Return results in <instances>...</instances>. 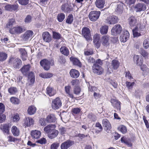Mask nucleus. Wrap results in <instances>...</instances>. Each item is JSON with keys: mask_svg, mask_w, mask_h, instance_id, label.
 <instances>
[{"mask_svg": "<svg viewBox=\"0 0 149 149\" xmlns=\"http://www.w3.org/2000/svg\"><path fill=\"white\" fill-rule=\"evenodd\" d=\"M40 64L45 70H48L49 69L50 65H53L54 63L52 61H49L45 59L41 60Z\"/></svg>", "mask_w": 149, "mask_h": 149, "instance_id": "nucleus-1", "label": "nucleus"}, {"mask_svg": "<svg viewBox=\"0 0 149 149\" xmlns=\"http://www.w3.org/2000/svg\"><path fill=\"white\" fill-rule=\"evenodd\" d=\"M111 64V65L107 68L108 72L109 74L113 72V70H116L118 68L120 63L118 61L113 60L112 61Z\"/></svg>", "mask_w": 149, "mask_h": 149, "instance_id": "nucleus-2", "label": "nucleus"}, {"mask_svg": "<svg viewBox=\"0 0 149 149\" xmlns=\"http://www.w3.org/2000/svg\"><path fill=\"white\" fill-rule=\"evenodd\" d=\"M134 10L136 13L145 11L146 9V4L141 3H138L133 6Z\"/></svg>", "mask_w": 149, "mask_h": 149, "instance_id": "nucleus-3", "label": "nucleus"}, {"mask_svg": "<svg viewBox=\"0 0 149 149\" xmlns=\"http://www.w3.org/2000/svg\"><path fill=\"white\" fill-rule=\"evenodd\" d=\"M62 105L61 101L60 98L57 97L52 100V108L56 110L59 109Z\"/></svg>", "mask_w": 149, "mask_h": 149, "instance_id": "nucleus-4", "label": "nucleus"}, {"mask_svg": "<svg viewBox=\"0 0 149 149\" xmlns=\"http://www.w3.org/2000/svg\"><path fill=\"white\" fill-rule=\"evenodd\" d=\"M100 12L99 11H91L89 15L90 19L92 21H95L98 19L100 15Z\"/></svg>", "mask_w": 149, "mask_h": 149, "instance_id": "nucleus-5", "label": "nucleus"}, {"mask_svg": "<svg viewBox=\"0 0 149 149\" xmlns=\"http://www.w3.org/2000/svg\"><path fill=\"white\" fill-rule=\"evenodd\" d=\"M92 69L94 73L98 75L102 74L104 72L102 68L97 64H93L92 66Z\"/></svg>", "mask_w": 149, "mask_h": 149, "instance_id": "nucleus-6", "label": "nucleus"}, {"mask_svg": "<svg viewBox=\"0 0 149 149\" xmlns=\"http://www.w3.org/2000/svg\"><path fill=\"white\" fill-rule=\"evenodd\" d=\"M118 18L116 16H110L105 19V22L109 24H114L118 22Z\"/></svg>", "mask_w": 149, "mask_h": 149, "instance_id": "nucleus-7", "label": "nucleus"}, {"mask_svg": "<svg viewBox=\"0 0 149 149\" xmlns=\"http://www.w3.org/2000/svg\"><path fill=\"white\" fill-rule=\"evenodd\" d=\"M82 33L83 36L87 40L90 39V31L89 28L86 27H83L82 30Z\"/></svg>", "mask_w": 149, "mask_h": 149, "instance_id": "nucleus-8", "label": "nucleus"}, {"mask_svg": "<svg viewBox=\"0 0 149 149\" xmlns=\"http://www.w3.org/2000/svg\"><path fill=\"white\" fill-rule=\"evenodd\" d=\"M9 31L12 34H19L23 32V28L20 26L13 27L10 29Z\"/></svg>", "mask_w": 149, "mask_h": 149, "instance_id": "nucleus-9", "label": "nucleus"}, {"mask_svg": "<svg viewBox=\"0 0 149 149\" xmlns=\"http://www.w3.org/2000/svg\"><path fill=\"white\" fill-rule=\"evenodd\" d=\"M33 32L31 30L27 31L24 33L22 36V40L23 41L26 42L29 39V38L31 37L33 35Z\"/></svg>", "mask_w": 149, "mask_h": 149, "instance_id": "nucleus-10", "label": "nucleus"}, {"mask_svg": "<svg viewBox=\"0 0 149 149\" xmlns=\"http://www.w3.org/2000/svg\"><path fill=\"white\" fill-rule=\"evenodd\" d=\"M61 10L65 13H70L73 10L72 6L67 3L63 4L61 6Z\"/></svg>", "mask_w": 149, "mask_h": 149, "instance_id": "nucleus-11", "label": "nucleus"}, {"mask_svg": "<svg viewBox=\"0 0 149 149\" xmlns=\"http://www.w3.org/2000/svg\"><path fill=\"white\" fill-rule=\"evenodd\" d=\"M122 30V27L120 24H117L115 25L111 29L112 34L115 35L119 34Z\"/></svg>", "mask_w": 149, "mask_h": 149, "instance_id": "nucleus-12", "label": "nucleus"}, {"mask_svg": "<svg viewBox=\"0 0 149 149\" xmlns=\"http://www.w3.org/2000/svg\"><path fill=\"white\" fill-rule=\"evenodd\" d=\"M74 142L71 140H68L63 142L61 145V149H67L74 144Z\"/></svg>", "mask_w": 149, "mask_h": 149, "instance_id": "nucleus-13", "label": "nucleus"}, {"mask_svg": "<svg viewBox=\"0 0 149 149\" xmlns=\"http://www.w3.org/2000/svg\"><path fill=\"white\" fill-rule=\"evenodd\" d=\"M31 134L32 138L34 139H39L41 135V132L37 130L31 131Z\"/></svg>", "mask_w": 149, "mask_h": 149, "instance_id": "nucleus-14", "label": "nucleus"}, {"mask_svg": "<svg viewBox=\"0 0 149 149\" xmlns=\"http://www.w3.org/2000/svg\"><path fill=\"white\" fill-rule=\"evenodd\" d=\"M42 38L43 40L46 42H49L52 40V37L49 32H44L42 34Z\"/></svg>", "mask_w": 149, "mask_h": 149, "instance_id": "nucleus-15", "label": "nucleus"}, {"mask_svg": "<svg viewBox=\"0 0 149 149\" xmlns=\"http://www.w3.org/2000/svg\"><path fill=\"white\" fill-rule=\"evenodd\" d=\"M129 36V33L127 31H125L120 36V39L121 42H125L128 39Z\"/></svg>", "mask_w": 149, "mask_h": 149, "instance_id": "nucleus-16", "label": "nucleus"}, {"mask_svg": "<svg viewBox=\"0 0 149 149\" xmlns=\"http://www.w3.org/2000/svg\"><path fill=\"white\" fill-rule=\"evenodd\" d=\"M31 67V66L29 64L23 66L20 69V70L23 75H27V74L29 72Z\"/></svg>", "mask_w": 149, "mask_h": 149, "instance_id": "nucleus-17", "label": "nucleus"}, {"mask_svg": "<svg viewBox=\"0 0 149 149\" xmlns=\"http://www.w3.org/2000/svg\"><path fill=\"white\" fill-rule=\"evenodd\" d=\"M34 120L31 117H26L24 120V125L26 127H29L33 125Z\"/></svg>", "mask_w": 149, "mask_h": 149, "instance_id": "nucleus-18", "label": "nucleus"}, {"mask_svg": "<svg viewBox=\"0 0 149 149\" xmlns=\"http://www.w3.org/2000/svg\"><path fill=\"white\" fill-rule=\"evenodd\" d=\"M101 42L104 46L107 47L109 44V37L107 36H103L101 39Z\"/></svg>", "mask_w": 149, "mask_h": 149, "instance_id": "nucleus-19", "label": "nucleus"}, {"mask_svg": "<svg viewBox=\"0 0 149 149\" xmlns=\"http://www.w3.org/2000/svg\"><path fill=\"white\" fill-rule=\"evenodd\" d=\"M137 18L136 17L132 16L128 19V22L131 27H133L136 25L137 23Z\"/></svg>", "mask_w": 149, "mask_h": 149, "instance_id": "nucleus-20", "label": "nucleus"}, {"mask_svg": "<svg viewBox=\"0 0 149 149\" xmlns=\"http://www.w3.org/2000/svg\"><path fill=\"white\" fill-rule=\"evenodd\" d=\"M111 102L112 105L114 107H116L117 109L120 110V102L117 100L112 99L111 100Z\"/></svg>", "mask_w": 149, "mask_h": 149, "instance_id": "nucleus-21", "label": "nucleus"}, {"mask_svg": "<svg viewBox=\"0 0 149 149\" xmlns=\"http://www.w3.org/2000/svg\"><path fill=\"white\" fill-rule=\"evenodd\" d=\"M70 74L71 77L74 78L78 77L79 75V72L75 69H72L70 72Z\"/></svg>", "mask_w": 149, "mask_h": 149, "instance_id": "nucleus-22", "label": "nucleus"}, {"mask_svg": "<svg viewBox=\"0 0 149 149\" xmlns=\"http://www.w3.org/2000/svg\"><path fill=\"white\" fill-rule=\"evenodd\" d=\"M56 126L55 125L50 124L48 125L44 128V131L48 134L51 132V131L55 129Z\"/></svg>", "mask_w": 149, "mask_h": 149, "instance_id": "nucleus-23", "label": "nucleus"}, {"mask_svg": "<svg viewBox=\"0 0 149 149\" xmlns=\"http://www.w3.org/2000/svg\"><path fill=\"white\" fill-rule=\"evenodd\" d=\"M46 91L47 94L49 96H54L56 93V91L54 88L49 86L47 88Z\"/></svg>", "mask_w": 149, "mask_h": 149, "instance_id": "nucleus-24", "label": "nucleus"}, {"mask_svg": "<svg viewBox=\"0 0 149 149\" xmlns=\"http://www.w3.org/2000/svg\"><path fill=\"white\" fill-rule=\"evenodd\" d=\"M58 131L54 129L48 134V136L49 138L53 139L56 137L58 135Z\"/></svg>", "mask_w": 149, "mask_h": 149, "instance_id": "nucleus-25", "label": "nucleus"}, {"mask_svg": "<svg viewBox=\"0 0 149 149\" xmlns=\"http://www.w3.org/2000/svg\"><path fill=\"white\" fill-rule=\"evenodd\" d=\"M96 6L99 8H103L105 3L104 0H96L95 3Z\"/></svg>", "mask_w": 149, "mask_h": 149, "instance_id": "nucleus-26", "label": "nucleus"}, {"mask_svg": "<svg viewBox=\"0 0 149 149\" xmlns=\"http://www.w3.org/2000/svg\"><path fill=\"white\" fill-rule=\"evenodd\" d=\"M102 123L103 126L107 130H110L111 128V125L109 121L107 119H103Z\"/></svg>", "mask_w": 149, "mask_h": 149, "instance_id": "nucleus-27", "label": "nucleus"}, {"mask_svg": "<svg viewBox=\"0 0 149 149\" xmlns=\"http://www.w3.org/2000/svg\"><path fill=\"white\" fill-rule=\"evenodd\" d=\"M21 56L23 61H25L27 57V53L24 49L21 48L19 49Z\"/></svg>", "mask_w": 149, "mask_h": 149, "instance_id": "nucleus-28", "label": "nucleus"}, {"mask_svg": "<svg viewBox=\"0 0 149 149\" xmlns=\"http://www.w3.org/2000/svg\"><path fill=\"white\" fill-rule=\"evenodd\" d=\"M65 93L67 94V96L70 98H73V95L70 91L71 86H65Z\"/></svg>", "mask_w": 149, "mask_h": 149, "instance_id": "nucleus-29", "label": "nucleus"}, {"mask_svg": "<svg viewBox=\"0 0 149 149\" xmlns=\"http://www.w3.org/2000/svg\"><path fill=\"white\" fill-rule=\"evenodd\" d=\"M47 120L48 122L54 123L56 120V118L55 115L53 114H51L47 116Z\"/></svg>", "mask_w": 149, "mask_h": 149, "instance_id": "nucleus-30", "label": "nucleus"}, {"mask_svg": "<svg viewBox=\"0 0 149 149\" xmlns=\"http://www.w3.org/2000/svg\"><path fill=\"white\" fill-rule=\"evenodd\" d=\"M27 75L25 76L28 78L30 80L31 82L33 84L34 83L35 79V76L33 72H31L27 74Z\"/></svg>", "mask_w": 149, "mask_h": 149, "instance_id": "nucleus-31", "label": "nucleus"}, {"mask_svg": "<svg viewBox=\"0 0 149 149\" xmlns=\"http://www.w3.org/2000/svg\"><path fill=\"white\" fill-rule=\"evenodd\" d=\"M13 62V67L15 68H18L22 64L21 60L19 58H16L14 59Z\"/></svg>", "mask_w": 149, "mask_h": 149, "instance_id": "nucleus-32", "label": "nucleus"}, {"mask_svg": "<svg viewBox=\"0 0 149 149\" xmlns=\"http://www.w3.org/2000/svg\"><path fill=\"white\" fill-rule=\"evenodd\" d=\"M11 131L13 134L15 136H18L20 133L19 129L15 126H13L11 128Z\"/></svg>", "mask_w": 149, "mask_h": 149, "instance_id": "nucleus-33", "label": "nucleus"}, {"mask_svg": "<svg viewBox=\"0 0 149 149\" xmlns=\"http://www.w3.org/2000/svg\"><path fill=\"white\" fill-rule=\"evenodd\" d=\"M141 31L140 28L136 27L132 30L133 36L134 37H137L141 35L140 32Z\"/></svg>", "mask_w": 149, "mask_h": 149, "instance_id": "nucleus-34", "label": "nucleus"}, {"mask_svg": "<svg viewBox=\"0 0 149 149\" xmlns=\"http://www.w3.org/2000/svg\"><path fill=\"white\" fill-rule=\"evenodd\" d=\"M36 109L35 106H31L29 107L27 110V112L29 115H32L36 112Z\"/></svg>", "mask_w": 149, "mask_h": 149, "instance_id": "nucleus-35", "label": "nucleus"}, {"mask_svg": "<svg viewBox=\"0 0 149 149\" xmlns=\"http://www.w3.org/2000/svg\"><path fill=\"white\" fill-rule=\"evenodd\" d=\"M70 59L74 65H77L80 67L81 66V63L78 59L75 58L71 57H70Z\"/></svg>", "mask_w": 149, "mask_h": 149, "instance_id": "nucleus-36", "label": "nucleus"}, {"mask_svg": "<svg viewBox=\"0 0 149 149\" xmlns=\"http://www.w3.org/2000/svg\"><path fill=\"white\" fill-rule=\"evenodd\" d=\"M60 51L61 53L64 55L67 56L69 55V50L65 46H62L60 49Z\"/></svg>", "mask_w": 149, "mask_h": 149, "instance_id": "nucleus-37", "label": "nucleus"}, {"mask_svg": "<svg viewBox=\"0 0 149 149\" xmlns=\"http://www.w3.org/2000/svg\"><path fill=\"white\" fill-rule=\"evenodd\" d=\"M8 91L10 95H14L17 93L18 90L15 87H11L8 88Z\"/></svg>", "mask_w": 149, "mask_h": 149, "instance_id": "nucleus-38", "label": "nucleus"}, {"mask_svg": "<svg viewBox=\"0 0 149 149\" xmlns=\"http://www.w3.org/2000/svg\"><path fill=\"white\" fill-rule=\"evenodd\" d=\"M121 141L122 143L125 144L128 147H131L132 144L131 142L128 141V139L125 137H123L121 139Z\"/></svg>", "mask_w": 149, "mask_h": 149, "instance_id": "nucleus-39", "label": "nucleus"}, {"mask_svg": "<svg viewBox=\"0 0 149 149\" xmlns=\"http://www.w3.org/2000/svg\"><path fill=\"white\" fill-rule=\"evenodd\" d=\"M108 27L107 26H102L100 29V31L102 34H106L108 32Z\"/></svg>", "mask_w": 149, "mask_h": 149, "instance_id": "nucleus-40", "label": "nucleus"}, {"mask_svg": "<svg viewBox=\"0 0 149 149\" xmlns=\"http://www.w3.org/2000/svg\"><path fill=\"white\" fill-rule=\"evenodd\" d=\"M7 58V54L3 52H0V62L5 61Z\"/></svg>", "mask_w": 149, "mask_h": 149, "instance_id": "nucleus-41", "label": "nucleus"}, {"mask_svg": "<svg viewBox=\"0 0 149 149\" xmlns=\"http://www.w3.org/2000/svg\"><path fill=\"white\" fill-rule=\"evenodd\" d=\"M53 74L50 73H42L40 74V76L43 78H49L52 77Z\"/></svg>", "mask_w": 149, "mask_h": 149, "instance_id": "nucleus-42", "label": "nucleus"}, {"mask_svg": "<svg viewBox=\"0 0 149 149\" xmlns=\"http://www.w3.org/2000/svg\"><path fill=\"white\" fill-rule=\"evenodd\" d=\"M123 10V5L122 3H120L117 5V7L115 11L119 13H121Z\"/></svg>", "mask_w": 149, "mask_h": 149, "instance_id": "nucleus-43", "label": "nucleus"}, {"mask_svg": "<svg viewBox=\"0 0 149 149\" xmlns=\"http://www.w3.org/2000/svg\"><path fill=\"white\" fill-rule=\"evenodd\" d=\"M135 84L134 82H131L129 81H127L125 82L126 86L129 91H131L132 89Z\"/></svg>", "mask_w": 149, "mask_h": 149, "instance_id": "nucleus-44", "label": "nucleus"}, {"mask_svg": "<svg viewBox=\"0 0 149 149\" xmlns=\"http://www.w3.org/2000/svg\"><path fill=\"white\" fill-rule=\"evenodd\" d=\"M10 102L14 104H18L19 103V100L18 98L12 97L10 99Z\"/></svg>", "mask_w": 149, "mask_h": 149, "instance_id": "nucleus-45", "label": "nucleus"}, {"mask_svg": "<svg viewBox=\"0 0 149 149\" xmlns=\"http://www.w3.org/2000/svg\"><path fill=\"white\" fill-rule=\"evenodd\" d=\"M9 126L7 124H4L3 125V127H1V129L3 131V132L7 134L9 133Z\"/></svg>", "mask_w": 149, "mask_h": 149, "instance_id": "nucleus-46", "label": "nucleus"}, {"mask_svg": "<svg viewBox=\"0 0 149 149\" xmlns=\"http://www.w3.org/2000/svg\"><path fill=\"white\" fill-rule=\"evenodd\" d=\"M73 20V15L72 14H70L68 16L66 22L68 24H71L72 23Z\"/></svg>", "mask_w": 149, "mask_h": 149, "instance_id": "nucleus-47", "label": "nucleus"}, {"mask_svg": "<svg viewBox=\"0 0 149 149\" xmlns=\"http://www.w3.org/2000/svg\"><path fill=\"white\" fill-rule=\"evenodd\" d=\"M118 129L123 134L125 133L127 131V129L126 127L123 125L120 126L118 127Z\"/></svg>", "mask_w": 149, "mask_h": 149, "instance_id": "nucleus-48", "label": "nucleus"}, {"mask_svg": "<svg viewBox=\"0 0 149 149\" xmlns=\"http://www.w3.org/2000/svg\"><path fill=\"white\" fill-rule=\"evenodd\" d=\"M95 127L99 128L98 130H97V129H95V132L96 133H98L102 131V127L101 125L99 122H97L96 123Z\"/></svg>", "mask_w": 149, "mask_h": 149, "instance_id": "nucleus-49", "label": "nucleus"}, {"mask_svg": "<svg viewBox=\"0 0 149 149\" xmlns=\"http://www.w3.org/2000/svg\"><path fill=\"white\" fill-rule=\"evenodd\" d=\"M65 17V15L63 13H60L57 15L58 20L59 22H62L64 19Z\"/></svg>", "mask_w": 149, "mask_h": 149, "instance_id": "nucleus-50", "label": "nucleus"}, {"mask_svg": "<svg viewBox=\"0 0 149 149\" xmlns=\"http://www.w3.org/2000/svg\"><path fill=\"white\" fill-rule=\"evenodd\" d=\"M15 19H9L8 23L6 25V27L10 28V27L13 26L15 22Z\"/></svg>", "mask_w": 149, "mask_h": 149, "instance_id": "nucleus-51", "label": "nucleus"}, {"mask_svg": "<svg viewBox=\"0 0 149 149\" xmlns=\"http://www.w3.org/2000/svg\"><path fill=\"white\" fill-rule=\"evenodd\" d=\"M125 1L126 4L129 7H130L132 5L134 4L136 2L135 0H125Z\"/></svg>", "mask_w": 149, "mask_h": 149, "instance_id": "nucleus-52", "label": "nucleus"}, {"mask_svg": "<svg viewBox=\"0 0 149 149\" xmlns=\"http://www.w3.org/2000/svg\"><path fill=\"white\" fill-rule=\"evenodd\" d=\"M53 37L54 38L57 40L59 39L61 37V35L55 31L53 32Z\"/></svg>", "mask_w": 149, "mask_h": 149, "instance_id": "nucleus-53", "label": "nucleus"}, {"mask_svg": "<svg viewBox=\"0 0 149 149\" xmlns=\"http://www.w3.org/2000/svg\"><path fill=\"white\" fill-rule=\"evenodd\" d=\"M88 118L93 121H95L97 120L96 116L92 113L89 114L88 116Z\"/></svg>", "mask_w": 149, "mask_h": 149, "instance_id": "nucleus-54", "label": "nucleus"}, {"mask_svg": "<svg viewBox=\"0 0 149 149\" xmlns=\"http://www.w3.org/2000/svg\"><path fill=\"white\" fill-rule=\"evenodd\" d=\"M68 129L64 127H61L59 128L60 133L62 135L66 134L68 132Z\"/></svg>", "mask_w": 149, "mask_h": 149, "instance_id": "nucleus-55", "label": "nucleus"}, {"mask_svg": "<svg viewBox=\"0 0 149 149\" xmlns=\"http://www.w3.org/2000/svg\"><path fill=\"white\" fill-rule=\"evenodd\" d=\"M143 45L145 49H148L149 47V39L147 38L143 42Z\"/></svg>", "mask_w": 149, "mask_h": 149, "instance_id": "nucleus-56", "label": "nucleus"}, {"mask_svg": "<svg viewBox=\"0 0 149 149\" xmlns=\"http://www.w3.org/2000/svg\"><path fill=\"white\" fill-rule=\"evenodd\" d=\"M39 122L42 126H44L48 122L47 118L46 119L44 118H41Z\"/></svg>", "mask_w": 149, "mask_h": 149, "instance_id": "nucleus-57", "label": "nucleus"}, {"mask_svg": "<svg viewBox=\"0 0 149 149\" xmlns=\"http://www.w3.org/2000/svg\"><path fill=\"white\" fill-rule=\"evenodd\" d=\"M59 146V144L57 142L53 143L50 146V149H57Z\"/></svg>", "mask_w": 149, "mask_h": 149, "instance_id": "nucleus-58", "label": "nucleus"}, {"mask_svg": "<svg viewBox=\"0 0 149 149\" xmlns=\"http://www.w3.org/2000/svg\"><path fill=\"white\" fill-rule=\"evenodd\" d=\"M36 142L42 144H45L46 143V140L45 138H42L40 139L37 140Z\"/></svg>", "mask_w": 149, "mask_h": 149, "instance_id": "nucleus-59", "label": "nucleus"}, {"mask_svg": "<svg viewBox=\"0 0 149 149\" xmlns=\"http://www.w3.org/2000/svg\"><path fill=\"white\" fill-rule=\"evenodd\" d=\"M81 109L78 108H75L73 109L72 110V112L74 114H77L80 111Z\"/></svg>", "mask_w": 149, "mask_h": 149, "instance_id": "nucleus-60", "label": "nucleus"}, {"mask_svg": "<svg viewBox=\"0 0 149 149\" xmlns=\"http://www.w3.org/2000/svg\"><path fill=\"white\" fill-rule=\"evenodd\" d=\"M100 38V35L98 34H95L93 36V42H96L99 41Z\"/></svg>", "mask_w": 149, "mask_h": 149, "instance_id": "nucleus-61", "label": "nucleus"}, {"mask_svg": "<svg viewBox=\"0 0 149 149\" xmlns=\"http://www.w3.org/2000/svg\"><path fill=\"white\" fill-rule=\"evenodd\" d=\"M125 77L129 79H133V77L132 76L131 74L129 71L125 72Z\"/></svg>", "mask_w": 149, "mask_h": 149, "instance_id": "nucleus-62", "label": "nucleus"}, {"mask_svg": "<svg viewBox=\"0 0 149 149\" xmlns=\"http://www.w3.org/2000/svg\"><path fill=\"white\" fill-rule=\"evenodd\" d=\"M19 4L24 5H25L29 3V0H18Z\"/></svg>", "mask_w": 149, "mask_h": 149, "instance_id": "nucleus-63", "label": "nucleus"}, {"mask_svg": "<svg viewBox=\"0 0 149 149\" xmlns=\"http://www.w3.org/2000/svg\"><path fill=\"white\" fill-rule=\"evenodd\" d=\"M81 91L79 87L77 86L74 88V92L76 95L79 94Z\"/></svg>", "mask_w": 149, "mask_h": 149, "instance_id": "nucleus-64", "label": "nucleus"}]
</instances>
